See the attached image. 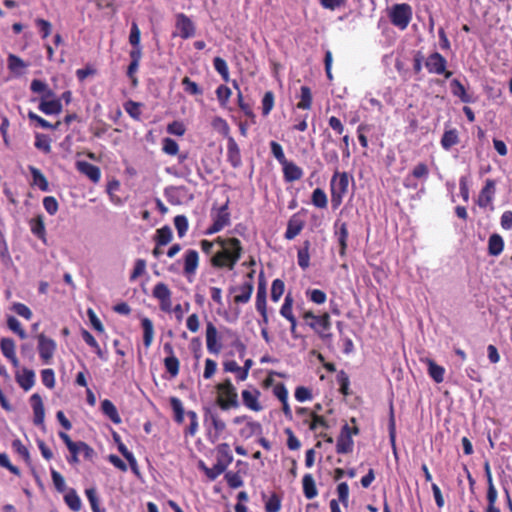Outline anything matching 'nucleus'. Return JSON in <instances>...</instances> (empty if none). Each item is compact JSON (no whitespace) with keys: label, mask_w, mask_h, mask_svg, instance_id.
Here are the masks:
<instances>
[{"label":"nucleus","mask_w":512,"mask_h":512,"mask_svg":"<svg viewBox=\"0 0 512 512\" xmlns=\"http://www.w3.org/2000/svg\"><path fill=\"white\" fill-rule=\"evenodd\" d=\"M215 243L220 246L210 259V264L216 269L233 270L241 259L243 246L241 241L235 237H217Z\"/></svg>","instance_id":"f257e3e1"},{"label":"nucleus","mask_w":512,"mask_h":512,"mask_svg":"<svg viewBox=\"0 0 512 512\" xmlns=\"http://www.w3.org/2000/svg\"><path fill=\"white\" fill-rule=\"evenodd\" d=\"M302 317L323 342L330 343L332 341L333 334L330 331L332 323L328 312L315 315L312 311H305Z\"/></svg>","instance_id":"f03ea898"},{"label":"nucleus","mask_w":512,"mask_h":512,"mask_svg":"<svg viewBox=\"0 0 512 512\" xmlns=\"http://www.w3.org/2000/svg\"><path fill=\"white\" fill-rule=\"evenodd\" d=\"M216 390V403L221 410L236 409L240 406L237 390L229 378L217 384Z\"/></svg>","instance_id":"7ed1b4c3"},{"label":"nucleus","mask_w":512,"mask_h":512,"mask_svg":"<svg viewBox=\"0 0 512 512\" xmlns=\"http://www.w3.org/2000/svg\"><path fill=\"white\" fill-rule=\"evenodd\" d=\"M348 186V174L346 172H339L338 167H336L330 181L331 203L333 209H337L342 204L343 198L348 192Z\"/></svg>","instance_id":"20e7f679"},{"label":"nucleus","mask_w":512,"mask_h":512,"mask_svg":"<svg viewBox=\"0 0 512 512\" xmlns=\"http://www.w3.org/2000/svg\"><path fill=\"white\" fill-rule=\"evenodd\" d=\"M211 217L213 223L210 227L207 228L205 232L207 235L218 233L226 226L230 225L231 215L229 212V200H227L219 208H213L211 211Z\"/></svg>","instance_id":"39448f33"},{"label":"nucleus","mask_w":512,"mask_h":512,"mask_svg":"<svg viewBox=\"0 0 512 512\" xmlns=\"http://www.w3.org/2000/svg\"><path fill=\"white\" fill-rule=\"evenodd\" d=\"M412 18V10L410 5L406 3L402 4H395L392 7L391 13H390V20L391 23L404 30L409 25Z\"/></svg>","instance_id":"423d86ee"},{"label":"nucleus","mask_w":512,"mask_h":512,"mask_svg":"<svg viewBox=\"0 0 512 512\" xmlns=\"http://www.w3.org/2000/svg\"><path fill=\"white\" fill-rule=\"evenodd\" d=\"M425 67L431 74L444 75L446 79L452 76V72L447 70L446 58L439 52H433L427 57Z\"/></svg>","instance_id":"0eeeda50"},{"label":"nucleus","mask_w":512,"mask_h":512,"mask_svg":"<svg viewBox=\"0 0 512 512\" xmlns=\"http://www.w3.org/2000/svg\"><path fill=\"white\" fill-rule=\"evenodd\" d=\"M37 340V350L40 359L46 365L51 364L57 348L56 342L53 339L47 337L44 333H40L39 335H37Z\"/></svg>","instance_id":"6e6552de"},{"label":"nucleus","mask_w":512,"mask_h":512,"mask_svg":"<svg viewBox=\"0 0 512 512\" xmlns=\"http://www.w3.org/2000/svg\"><path fill=\"white\" fill-rule=\"evenodd\" d=\"M175 27L178 34L174 33L173 36L178 35L184 40L192 38L196 34L194 22L182 12L175 15Z\"/></svg>","instance_id":"1a4fd4ad"},{"label":"nucleus","mask_w":512,"mask_h":512,"mask_svg":"<svg viewBox=\"0 0 512 512\" xmlns=\"http://www.w3.org/2000/svg\"><path fill=\"white\" fill-rule=\"evenodd\" d=\"M152 296L159 301L160 309L163 312L170 313L172 311V292L167 284L157 283L152 290Z\"/></svg>","instance_id":"9d476101"},{"label":"nucleus","mask_w":512,"mask_h":512,"mask_svg":"<svg viewBox=\"0 0 512 512\" xmlns=\"http://www.w3.org/2000/svg\"><path fill=\"white\" fill-rule=\"evenodd\" d=\"M353 446L351 427L348 424H344L337 439L336 452L338 454H348L352 452Z\"/></svg>","instance_id":"9b49d317"},{"label":"nucleus","mask_w":512,"mask_h":512,"mask_svg":"<svg viewBox=\"0 0 512 512\" xmlns=\"http://www.w3.org/2000/svg\"><path fill=\"white\" fill-rule=\"evenodd\" d=\"M30 404L34 413V425L44 427L45 409L41 396L38 393L32 394L30 397Z\"/></svg>","instance_id":"f8f14e48"},{"label":"nucleus","mask_w":512,"mask_h":512,"mask_svg":"<svg viewBox=\"0 0 512 512\" xmlns=\"http://www.w3.org/2000/svg\"><path fill=\"white\" fill-rule=\"evenodd\" d=\"M260 395H261L260 391L255 388L252 390H249V389L243 390L241 393L243 405L252 411H255V412L261 411L263 409V407L259 402Z\"/></svg>","instance_id":"ddd939ff"},{"label":"nucleus","mask_w":512,"mask_h":512,"mask_svg":"<svg viewBox=\"0 0 512 512\" xmlns=\"http://www.w3.org/2000/svg\"><path fill=\"white\" fill-rule=\"evenodd\" d=\"M305 226V221L301 218L300 213L293 214L287 223L284 234L285 239L292 240L298 236Z\"/></svg>","instance_id":"4468645a"},{"label":"nucleus","mask_w":512,"mask_h":512,"mask_svg":"<svg viewBox=\"0 0 512 512\" xmlns=\"http://www.w3.org/2000/svg\"><path fill=\"white\" fill-rule=\"evenodd\" d=\"M77 171L85 175L93 183H98L101 179V170L98 166L87 161H77L75 164Z\"/></svg>","instance_id":"2eb2a0df"},{"label":"nucleus","mask_w":512,"mask_h":512,"mask_svg":"<svg viewBox=\"0 0 512 512\" xmlns=\"http://www.w3.org/2000/svg\"><path fill=\"white\" fill-rule=\"evenodd\" d=\"M254 290V283L251 281H245L239 287H231L230 292L239 291L240 293L234 296V302L236 304H246L250 301Z\"/></svg>","instance_id":"dca6fc26"},{"label":"nucleus","mask_w":512,"mask_h":512,"mask_svg":"<svg viewBox=\"0 0 512 512\" xmlns=\"http://www.w3.org/2000/svg\"><path fill=\"white\" fill-rule=\"evenodd\" d=\"M60 98H41L38 109L46 115H57L62 112Z\"/></svg>","instance_id":"f3484780"},{"label":"nucleus","mask_w":512,"mask_h":512,"mask_svg":"<svg viewBox=\"0 0 512 512\" xmlns=\"http://www.w3.org/2000/svg\"><path fill=\"white\" fill-rule=\"evenodd\" d=\"M217 328L213 323L208 322L206 325V346L207 350L212 354H219L222 346L217 342Z\"/></svg>","instance_id":"a211bd4d"},{"label":"nucleus","mask_w":512,"mask_h":512,"mask_svg":"<svg viewBox=\"0 0 512 512\" xmlns=\"http://www.w3.org/2000/svg\"><path fill=\"white\" fill-rule=\"evenodd\" d=\"M283 178L287 183L298 181L303 177V170L292 161L282 164Z\"/></svg>","instance_id":"6ab92c4d"},{"label":"nucleus","mask_w":512,"mask_h":512,"mask_svg":"<svg viewBox=\"0 0 512 512\" xmlns=\"http://www.w3.org/2000/svg\"><path fill=\"white\" fill-rule=\"evenodd\" d=\"M15 379L24 391H28L35 384V373L31 369L23 368L21 371L16 372Z\"/></svg>","instance_id":"aec40b11"},{"label":"nucleus","mask_w":512,"mask_h":512,"mask_svg":"<svg viewBox=\"0 0 512 512\" xmlns=\"http://www.w3.org/2000/svg\"><path fill=\"white\" fill-rule=\"evenodd\" d=\"M199 265V255L196 250L189 249L184 256L183 272L186 276L194 275Z\"/></svg>","instance_id":"412c9836"},{"label":"nucleus","mask_w":512,"mask_h":512,"mask_svg":"<svg viewBox=\"0 0 512 512\" xmlns=\"http://www.w3.org/2000/svg\"><path fill=\"white\" fill-rule=\"evenodd\" d=\"M227 159L231 166L237 168L241 165V154L238 144L232 136H228Z\"/></svg>","instance_id":"4be33fe9"},{"label":"nucleus","mask_w":512,"mask_h":512,"mask_svg":"<svg viewBox=\"0 0 512 512\" xmlns=\"http://www.w3.org/2000/svg\"><path fill=\"white\" fill-rule=\"evenodd\" d=\"M332 142H333V139H332L331 135H328L327 139L321 144L322 156H323L324 161L327 164L334 165V169H335L336 167H338V164H339V156H338V152L336 149L328 147V144L332 143Z\"/></svg>","instance_id":"5701e85b"},{"label":"nucleus","mask_w":512,"mask_h":512,"mask_svg":"<svg viewBox=\"0 0 512 512\" xmlns=\"http://www.w3.org/2000/svg\"><path fill=\"white\" fill-rule=\"evenodd\" d=\"M495 193V181L492 179H487L485 182L484 187L482 188L479 199H478V205L480 207H487L489 204H491L493 200V196Z\"/></svg>","instance_id":"b1692460"},{"label":"nucleus","mask_w":512,"mask_h":512,"mask_svg":"<svg viewBox=\"0 0 512 512\" xmlns=\"http://www.w3.org/2000/svg\"><path fill=\"white\" fill-rule=\"evenodd\" d=\"M81 335H82V338L85 341V343L94 350L96 355L102 361H107L108 360L107 352L102 350V348L100 347V345L98 344V342L96 341L94 336L89 331H87L86 329H82Z\"/></svg>","instance_id":"393cba45"},{"label":"nucleus","mask_w":512,"mask_h":512,"mask_svg":"<svg viewBox=\"0 0 512 512\" xmlns=\"http://www.w3.org/2000/svg\"><path fill=\"white\" fill-rule=\"evenodd\" d=\"M424 362L428 367V375L436 382L437 384L442 383L444 381L445 368L443 366L438 365L433 359L426 358Z\"/></svg>","instance_id":"a878e982"},{"label":"nucleus","mask_w":512,"mask_h":512,"mask_svg":"<svg viewBox=\"0 0 512 512\" xmlns=\"http://www.w3.org/2000/svg\"><path fill=\"white\" fill-rule=\"evenodd\" d=\"M450 89L453 96L458 97L463 103L473 102L472 96L467 93L464 85L458 79L451 80Z\"/></svg>","instance_id":"bb28decb"},{"label":"nucleus","mask_w":512,"mask_h":512,"mask_svg":"<svg viewBox=\"0 0 512 512\" xmlns=\"http://www.w3.org/2000/svg\"><path fill=\"white\" fill-rule=\"evenodd\" d=\"M29 227L33 235H35L40 240L45 241L46 239V229L44 223V217L42 215H37L36 217L30 219Z\"/></svg>","instance_id":"cd10ccee"},{"label":"nucleus","mask_w":512,"mask_h":512,"mask_svg":"<svg viewBox=\"0 0 512 512\" xmlns=\"http://www.w3.org/2000/svg\"><path fill=\"white\" fill-rule=\"evenodd\" d=\"M409 174L414 180L424 185V183L427 181L429 177L430 170L426 163L419 162L412 168Z\"/></svg>","instance_id":"c85d7f7f"},{"label":"nucleus","mask_w":512,"mask_h":512,"mask_svg":"<svg viewBox=\"0 0 512 512\" xmlns=\"http://www.w3.org/2000/svg\"><path fill=\"white\" fill-rule=\"evenodd\" d=\"M504 249V240L501 235L494 233L488 240V254L490 256H499Z\"/></svg>","instance_id":"c756f323"},{"label":"nucleus","mask_w":512,"mask_h":512,"mask_svg":"<svg viewBox=\"0 0 512 512\" xmlns=\"http://www.w3.org/2000/svg\"><path fill=\"white\" fill-rule=\"evenodd\" d=\"M141 327L143 329V344L148 349L154 339L153 322L149 318L144 317L141 319Z\"/></svg>","instance_id":"7c9ffc66"},{"label":"nucleus","mask_w":512,"mask_h":512,"mask_svg":"<svg viewBox=\"0 0 512 512\" xmlns=\"http://www.w3.org/2000/svg\"><path fill=\"white\" fill-rule=\"evenodd\" d=\"M335 235L337 236L338 243L340 246L339 254L340 256L343 257L346 255L347 241L349 237L347 224L345 222L340 224L339 228L335 231Z\"/></svg>","instance_id":"2f4dec72"},{"label":"nucleus","mask_w":512,"mask_h":512,"mask_svg":"<svg viewBox=\"0 0 512 512\" xmlns=\"http://www.w3.org/2000/svg\"><path fill=\"white\" fill-rule=\"evenodd\" d=\"M303 493L307 499H313L317 496L318 490L312 474H305L302 479Z\"/></svg>","instance_id":"473e14b6"},{"label":"nucleus","mask_w":512,"mask_h":512,"mask_svg":"<svg viewBox=\"0 0 512 512\" xmlns=\"http://www.w3.org/2000/svg\"><path fill=\"white\" fill-rule=\"evenodd\" d=\"M30 173H31V176H32V179H33V184L38 186V188L41 190V191H48L49 190V183H48V180L46 179V177L44 176V174L36 167L30 165L28 167Z\"/></svg>","instance_id":"72a5a7b5"},{"label":"nucleus","mask_w":512,"mask_h":512,"mask_svg":"<svg viewBox=\"0 0 512 512\" xmlns=\"http://www.w3.org/2000/svg\"><path fill=\"white\" fill-rule=\"evenodd\" d=\"M64 502L73 512H78L82 508V502L76 490L71 488L64 495Z\"/></svg>","instance_id":"f704fd0d"},{"label":"nucleus","mask_w":512,"mask_h":512,"mask_svg":"<svg viewBox=\"0 0 512 512\" xmlns=\"http://www.w3.org/2000/svg\"><path fill=\"white\" fill-rule=\"evenodd\" d=\"M8 69L15 74L21 75L23 71L28 67V63H25L19 56L9 54L7 58Z\"/></svg>","instance_id":"c9c22d12"},{"label":"nucleus","mask_w":512,"mask_h":512,"mask_svg":"<svg viewBox=\"0 0 512 512\" xmlns=\"http://www.w3.org/2000/svg\"><path fill=\"white\" fill-rule=\"evenodd\" d=\"M102 412L115 424L121 422V417L112 401L105 399L101 402Z\"/></svg>","instance_id":"e433bc0d"},{"label":"nucleus","mask_w":512,"mask_h":512,"mask_svg":"<svg viewBox=\"0 0 512 512\" xmlns=\"http://www.w3.org/2000/svg\"><path fill=\"white\" fill-rule=\"evenodd\" d=\"M267 291H266V282L264 280L263 274L261 273L259 276V282L257 287L256 294V309L267 307Z\"/></svg>","instance_id":"4c0bfd02"},{"label":"nucleus","mask_w":512,"mask_h":512,"mask_svg":"<svg viewBox=\"0 0 512 512\" xmlns=\"http://www.w3.org/2000/svg\"><path fill=\"white\" fill-rule=\"evenodd\" d=\"M172 230L168 225H165L156 230L154 241L157 246H165L172 240Z\"/></svg>","instance_id":"58836bf2"},{"label":"nucleus","mask_w":512,"mask_h":512,"mask_svg":"<svg viewBox=\"0 0 512 512\" xmlns=\"http://www.w3.org/2000/svg\"><path fill=\"white\" fill-rule=\"evenodd\" d=\"M293 304L294 299L290 293H288L284 298V303L280 308V314L286 320L289 321L290 324H294V314H293Z\"/></svg>","instance_id":"ea45409f"},{"label":"nucleus","mask_w":512,"mask_h":512,"mask_svg":"<svg viewBox=\"0 0 512 512\" xmlns=\"http://www.w3.org/2000/svg\"><path fill=\"white\" fill-rule=\"evenodd\" d=\"M262 433V426L259 422L249 419L240 430V435L246 439Z\"/></svg>","instance_id":"a19ab883"},{"label":"nucleus","mask_w":512,"mask_h":512,"mask_svg":"<svg viewBox=\"0 0 512 512\" xmlns=\"http://www.w3.org/2000/svg\"><path fill=\"white\" fill-rule=\"evenodd\" d=\"M30 89L33 93L42 94L41 98H53L55 96V93L48 87V85L39 79L32 80Z\"/></svg>","instance_id":"79ce46f5"},{"label":"nucleus","mask_w":512,"mask_h":512,"mask_svg":"<svg viewBox=\"0 0 512 512\" xmlns=\"http://www.w3.org/2000/svg\"><path fill=\"white\" fill-rule=\"evenodd\" d=\"M233 87L238 91V93H237V102H238V106H239L240 110L248 118L254 119L255 118V114L253 112V109H252V107H251V105L249 103H246L244 101L243 94H242V92L240 90V87H239L237 81H235V80L233 81Z\"/></svg>","instance_id":"37998d69"},{"label":"nucleus","mask_w":512,"mask_h":512,"mask_svg":"<svg viewBox=\"0 0 512 512\" xmlns=\"http://www.w3.org/2000/svg\"><path fill=\"white\" fill-rule=\"evenodd\" d=\"M169 401H170L171 408L174 412L175 422H177L178 424H182L184 421V414H185L182 401L178 397H175V396L170 397Z\"/></svg>","instance_id":"c03bdc74"},{"label":"nucleus","mask_w":512,"mask_h":512,"mask_svg":"<svg viewBox=\"0 0 512 512\" xmlns=\"http://www.w3.org/2000/svg\"><path fill=\"white\" fill-rule=\"evenodd\" d=\"M85 495L90 503L92 512H106V510L100 506V499L96 488H87L85 490Z\"/></svg>","instance_id":"a18cd8bd"},{"label":"nucleus","mask_w":512,"mask_h":512,"mask_svg":"<svg viewBox=\"0 0 512 512\" xmlns=\"http://www.w3.org/2000/svg\"><path fill=\"white\" fill-rule=\"evenodd\" d=\"M312 106V93L308 86H302L300 89V101L297 103V108L302 110H309Z\"/></svg>","instance_id":"49530a36"},{"label":"nucleus","mask_w":512,"mask_h":512,"mask_svg":"<svg viewBox=\"0 0 512 512\" xmlns=\"http://www.w3.org/2000/svg\"><path fill=\"white\" fill-rule=\"evenodd\" d=\"M459 137L456 129L447 130L441 138V145L445 150H449L452 146L458 144Z\"/></svg>","instance_id":"de8ad7c7"},{"label":"nucleus","mask_w":512,"mask_h":512,"mask_svg":"<svg viewBox=\"0 0 512 512\" xmlns=\"http://www.w3.org/2000/svg\"><path fill=\"white\" fill-rule=\"evenodd\" d=\"M217 461L222 463L226 468L233 461V455L228 444H222L217 449Z\"/></svg>","instance_id":"09e8293b"},{"label":"nucleus","mask_w":512,"mask_h":512,"mask_svg":"<svg viewBox=\"0 0 512 512\" xmlns=\"http://www.w3.org/2000/svg\"><path fill=\"white\" fill-rule=\"evenodd\" d=\"M311 202L317 208H326L328 204V199L325 191L321 188L314 189L311 196Z\"/></svg>","instance_id":"8fccbe9b"},{"label":"nucleus","mask_w":512,"mask_h":512,"mask_svg":"<svg viewBox=\"0 0 512 512\" xmlns=\"http://www.w3.org/2000/svg\"><path fill=\"white\" fill-rule=\"evenodd\" d=\"M224 370L226 372L236 373L238 381H244L247 379V372L240 367L236 361L231 360L224 363Z\"/></svg>","instance_id":"3c124183"},{"label":"nucleus","mask_w":512,"mask_h":512,"mask_svg":"<svg viewBox=\"0 0 512 512\" xmlns=\"http://www.w3.org/2000/svg\"><path fill=\"white\" fill-rule=\"evenodd\" d=\"M210 421H211V425L214 430L213 436H214L215 440H217L220 437V435L225 431L226 424H225L224 420H222L220 418V416L216 413L210 414Z\"/></svg>","instance_id":"603ef678"},{"label":"nucleus","mask_w":512,"mask_h":512,"mask_svg":"<svg viewBox=\"0 0 512 512\" xmlns=\"http://www.w3.org/2000/svg\"><path fill=\"white\" fill-rule=\"evenodd\" d=\"M309 246V241H305L303 248L299 249L297 253L298 265L303 270L307 269L310 265Z\"/></svg>","instance_id":"864d4df0"},{"label":"nucleus","mask_w":512,"mask_h":512,"mask_svg":"<svg viewBox=\"0 0 512 512\" xmlns=\"http://www.w3.org/2000/svg\"><path fill=\"white\" fill-rule=\"evenodd\" d=\"M142 104L139 102H135L133 100H128L124 103L123 107L126 113L134 120L139 121L141 118V108Z\"/></svg>","instance_id":"5fc2aeb1"},{"label":"nucleus","mask_w":512,"mask_h":512,"mask_svg":"<svg viewBox=\"0 0 512 512\" xmlns=\"http://www.w3.org/2000/svg\"><path fill=\"white\" fill-rule=\"evenodd\" d=\"M486 497H487V502H488L486 512H501L500 509L498 507H496L498 492L494 485L488 486Z\"/></svg>","instance_id":"6e6d98bb"},{"label":"nucleus","mask_w":512,"mask_h":512,"mask_svg":"<svg viewBox=\"0 0 512 512\" xmlns=\"http://www.w3.org/2000/svg\"><path fill=\"white\" fill-rule=\"evenodd\" d=\"M311 421L309 422V430L315 432L318 427H322L324 429L329 428V424L327 420L322 416L316 413V411H312L310 413Z\"/></svg>","instance_id":"4d7b16f0"},{"label":"nucleus","mask_w":512,"mask_h":512,"mask_svg":"<svg viewBox=\"0 0 512 512\" xmlns=\"http://www.w3.org/2000/svg\"><path fill=\"white\" fill-rule=\"evenodd\" d=\"M35 147L40 151L48 154L51 152V139L45 134L37 133L35 136Z\"/></svg>","instance_id":"13d9d810"},{"label":"nucleus","mask_w":512,"mask_h":512,"mask_svg":"<svg viewBox=\"0 0 512 512\" xmlns=\"http://www.w3.org/2000/svg\"><path fill=\"white\" fill-rule=\"evenodd\" d=\"M12 448L14 452L17 453L27 464H30L31 457L29 450L20 439H14L12 441Z\"/></svg>","instance_id":"bf43d9fd"},{"label":"nucleus","mask_w":512,"mask_h":512,"mask_svg":"<svg viewBox=\"0 0 512 512\" xmlns=\"http://www.w3.org/2000/svg\"><path fill=\"white\" fill-rule=\"evenodd\" d=\"M214 69L221 75L224 82L229 81V69L226 61L221 57H215L213 59Z\"/></svg>","instance_id":"052dcab7"},{"label":"nucleus","mask_w":512,"mask_h":512,"mask_svg":"<svg viewBox=\"0 0 512 512\" xmlns=\"http://www.w3.org/2000/svg\"><path fill=\"white\" fill-rule=\"evenodd\" d=\"M164 366L171 377H176L178 375L180 362L176 356H167L164 359Z\"/></svg>","instance_id":"680f3d73"},{"label":"nucleus","mask_w":512,"mask_h":512,"mask_svg":"<svg viewBox=\"0 0 512 512\" xmlns=\"http://www.w3.org/2000/svg\"><path fill=\"white\" fill-rule=\"evenodd\" d=\"M200 466L205 471L206 476L210 480H215L226 470V467L222 465V463H219L218 461L211 468L204 466L202 462Z\"/></svg>","instance_id":"e2e57ef3"},{"label":"nucleus","mask_w":512,"mask_h":512,"mask_svg":"<svg viewBox=\"0 0 512 512\" xmlns=\"http://www.w3.org/2000/svg\"><path fill=\"white\" fill-rule=\"evenodd\" d=\"M285 291V283L281 279H275L271 285V300L278 302Z\"/></svg>","instance_id":"0e129e2a"},{"label":"nucleus","mask_w":512,"mask_h":512,"mask_svg":"<svg viewBox=\"0 0 512 512\" xmlns=\"http://www.w3.org/2000/svg\"><path fill=\"white\" fill-rule=\"evenodd\" d=\"M336 492L338 495V502H340L344 507H348L349 504V486L346 482H340L337 485Z\"/></svg>","instance_id":"69168bd1"},{"label":"nucleus","mask_w":512,"mask_h":512,"mask_svg":"<svg viewBox=\"0 0 512 512\" xmlns=\"http://www.w3.org/2000/svg\"><path fill=\"white\" fill-rule=\"evenodd\" d=\"M162 151L167 155L175 156L179 153V145L174 139L166 137L162 140Z\"/></svg>","instance_id":"338daca9"},{"label":"nucleus","mask_w":512,"mask_h":512,"mask_svg":"<svg viewBox=\"0 0 512 512\" xmlns=\"http://www.w3.org/2000/svg\"><path fill=\"white\" fill-rule=\"evenodd\" d=\"M15 348H16V345H15V342L13 339H11V338H2L1 339L0 349H1L2 354L6 358L12 357L14 354H16Z\"/></svg>","instance_id":"774afa93"}]
</instances>
